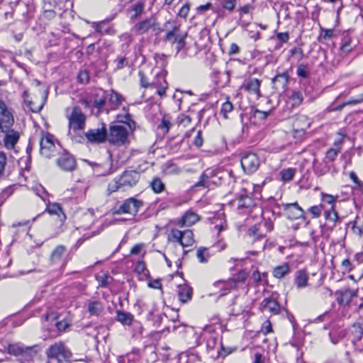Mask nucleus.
I'll return each instance as SVG.
<instances>
[{
    "label": "nucleus",
    "mask_w": 363,
    "mask_h": 363,
    "mask_svg": "<svg viewBox=\"0 0 363 363\" xmlns=\"http://www.w3.org/2000/svg\"><path fill=\"white\" fill-rule=\"evenodd\" d=\"M130 130L125 125H113L110 126L108 133L106 132L107 140L109 143L122 146L128 143Z\"/></svg>",
    "instance_id": "2"
},
{
    "label": "nucleus",
    "mask_w": 363,
    "mask_h": 363,
    "mask_svg": "<svg viewBox=\"0 0 363 363\" xmlns=\"http://www.w3.org/2000/svg\"><path fill=\"white\" fill-rule=\"evenodd\" d=\"M77 79L82 84L87 83L89 80L88 72L85 70L80 71L77 76Z\"/></svg>",
    "instance_id": "56"
},
{
    "label": "nucleus",
    "mask_w": 363,
    "mask_h": 363,
    "mask_svg": "<svg viewBox=\"0 0 363 363\" xmlns=\"http://www.w3.org/2000/svg\"><path fill=\"white\" fill-rule=\"evenodd\" d=\"M138 74L140 77V83L141 86H143L144 88H147L149 86L151 87V84L148 83V82L145 76V74L143 72H139Z\"/></svg>",
    "instance_id": "60"
},
{
    "label": "nucleus",
    "mask_w": 363,
    "mask_h": 363,
    "mask_svg": "<svg viewBox=\"0 0 363 363\" xmlns=\"http://www.w3.org/2000/svg\"><path fill=\"white\" fill-rule=\"evenodd\" d=\"M123 100V97L114 91H111L109 94V103L111 104L112 109L117 108Z\"/></svg>",
    "instance_id": "37"
},
{
    "label": "nucleus",
    "mask_w": 363,
    "mask_h": 363,
    "mask_svg": "<svg viewBox=\"0 0 363 363\" xmlns=\"http://www.w3.org/2000/svg\"><path fill=\"white\" fill-rule=\"evenodd\" d=\"M248 236L252 239V242L264 239V235L259 232L257 226H253L249 228L247 231Z\"/></svg>",
    "instance_id": "43"
},
{
    "label": "nucleus",
    "mask_w": 363,
    "mask_h": 363,
    "mask_svg": "<svg viewBox=\"0 0 363 363\" xmlns=\"http://www.w3.org/2000/svg\"><path fill=\"white\" fill-rule=\"evenodd\" d=\"M85 135L91 143H99L107 139L105 128L89 130L86 133Z\"/></svg>",
    "instance_id": "20"
},
{
    "label": "nucleus",
    "mask_w": 363,
    "mask_h": 363,
    "mask_svg": "<svg viewBox=\"0 0 363 363\" xmlns=\"http://www.w3.org/2000/svg\"><path fill=\"white\" fill-rule=\"evenodd\" d=\"M321 196L322 200L328 204H333L336 201L335 198L332 195L323 193Z\"/></svg>",
    "instance_id": "61"
},
{
    "label": "nucleus",
    "mask_w": 363,
    "mask_h": 363,
    "mask_svg": "<svg viewBox=\"0 0 363 363\" xmlns=\"http://www.w3.org/2000/svg\"><path fill=\"white\" fill-rule=\"evenodd\" d=\"M117 121L119 123H123V125H125L130 130H133L135 128V122L131 120L130 116L128 113L124 115H118Z\"/></svg>",
    "instance_id": "39"
},
{
    "label": "nucleus",
    "mask_w": 363,
    "mask_h": 363,
    "mask_svg": "<svg viewBox=\"0 0 363 363\" xmlns=\"http://www.w3.org/2000/svg\"><path fill=\"white\" fill-rule=\"evenodd\" d=\"M290 99L294 106H299L303 101V95L301 92L294 91L290 96Z\"/></svg>",
    "instance_id": "47"
},
{
    "label": "nucleus",
    "mask_w": 363,
    "mask_h": 363,
    "mask_svg": "<svg viewBox=\"0 0 363 363\" xmlns=\"http://www.w3.org/2000/svg\"><path fill=\"white\" fill-rule=\"evenodd\" d=\"M272 332V326L271 322L267 320L264 321L261 328V333L264 335Z\"/></svg>",
    "instance_id": "54"
},
{
    "label": "nucleus",
    "mask_w": 363,
    "mask_h": 363,
    "mask_svg": "<svg viewBox=\"0 0 363 363\" xmlns=\"http://www.w3.org/2000/svg\"><path fill=\"white\" fill-rule=\"evenodd\" d=\"M190 11V4L186 3L182 7L179 9L177 16L182 18H186Z\"/></svg>",
    "instance_id": "50"
},
{
    "label": "nucleus",
    "mask_w": 363,
    "mask_h": 363,
    "mask_svg": "<svg viewBox=\"0 0 363 363\" xmlns=\"http://www.w3.org/2000/svg\"><path fill=\"white\" fill-rule=\"evenodd\" d=\"M65 248L62 246H57L52 252L51 261L53 263H59L62 261L63 255L65 253Z\"/></svg>",
    "instance_id": "36"
},
{
    "label": "nucleus",
    "mask_w": 363,
    "mask_h": 363,
    "mask_svg": "<svg viewBox=\"0 0 363 363\" xmlns=\"http://www.w3.org/2000/svg\"><path fill=\"white\" fill-rule=\"evenodd\" d=\"M159 28V24L155 17L143 19L134 26L133 30L138 35H143L150 30H156Z\"/></svg>",
    "instance_id": "11"
},
{
    "label": "nucleus",
    "mask_w": 363,
    "mask_h": 363,
    "mask_svg": "<svg viewBox=\"0 0 363 363\" xmlns=\"http://www.w3.org/2000/svg\"><path fill=\"white\" fill-rule=\"evenodd\" d=\"M232 311L235 315H239L244 313H247L250 311V307H249V306H245V307L241 308V307H238L237 306V304H235L232 309Z\"/></svg>",
    "instance_id": "51"
},
{
    "label": "nucleus",
    "mask_w": 363,
    "mask_h": 363,
    "mask_svg": "<svg viewBox=\"0 0 363 363\" xmlns=\"http://www.w3.org/2000/svg\"><path fill=\"white\" fill-rule=\"evenodd\" d=\"M172 126L171 120L169 116H164L160 123L158 125V129L162 134H167Z\"/></svg>",
    "instance_id": "40"
},
{
    "label": "nucleus",
    "mask_w": 363,
    "mask_h": 363,
    "mask_svg": "<svg viewBox=\"0 0 363 363\" xmlns=\"http://www.w3.org/2000/svg\"><path fill=\"white\" fill-rule=\"evenodd\" d=\"M40 154L45 157H50L52 156V152L55 151V145L53 142V137L50 134H47L42 137L40 140Z\"/></svg>",
    "instance_id": "15"
},
{
    "label": "nucleus",
    "mask_w": 363,
    "mask_h": 363,
    "mask_svg": "<svg viewBox=\"0 0 363 363\" xmlns=\"http://www.w3.org/2000/svg\"><path fill=\"white\" fill-rule=\"evenodd\" d=\"M339 152L338 149L331 148L326 152L325 160L324 161L333 162L337 156Z\"/></svg>",
    "instance_id": "48"
},
{
    "label": "nucleus",
    "mask_w": 363,
    "mask_h": 363,
    "mask_svg": "<svg viewBox=\"0 0 363 363\" xmlns=\"http://www.w3.org/2000/svg\"><path fill=\"white\" fill-rule=\"evenodd\" d=\"M247 277V273L245 270H241L236 274L235 279H233L236 282V288L239 283H243Z\"/></svg>",
    "instance_id": "52"
},
{
    "label": "nucleus",
    "mask_w": 363,
    "mask_h": 363,
    "mask_svg": "<svg viewBox=\"0 0 363 363\" xmlns=\"http://www.w3.org/2000/svg\"><path fill=\"white\" fill-rule=\"evenodd\" d=\"M296 170L294 168L284 169L280 172L281 179L284 182H288L293 179Z\"/></svg>",
    "instance_id": "41"
},
{
    "label": "nucleus",
    "mask_w": 363,
    "mask_h": 363,
    "mask_svg": "<svg viewBox=\"0 0 363 363\" xmlns=\"http://www.w3.org/2000/svg\"><path fill=\"white\" fill-rule=\"evenodd\" d=\"M191 121V118L185 114H180L177 118L178 124L183 125L184 127L189 125Z\"/></svg>",
    "instance_id": "49"
},
{
    "label": "nucleus",
    "mask_w": 363,
    "mask_h": 363,
    "mask_svg": "<svg viewBox=\"0 0 363 363\" xmlns=\"http://www.w3.org/2000/svg\"><path fill=\"white\" fill-rule=\"evenodd\" d=\"M145 5V2L141 0L133 4L127 9L128 13L130 14V19L133 21L139 18L144 13Z\"/></svg>",
    "instance_id": "24"
},
{
    "label": "nucleus",
    "mask_w": 363,
    "mask_h": 363,
    "mask_svg": "<svg viewBox=\"0 0 363 363\" xmlns=\"http://www.w3.org/2000/svg\"><path fill=\"white\" fill-rule=\"evenodd\" d=\"M235 0H223L222 1V6L228 11H233L235 6Z\"/></svg>",
    "instance_id": "57"
},
{
    "label": "nucleus",
    "mask_w": 363,
    "mask_h": 363,
    "mask_svg": "<svg viewBox=\"0 0 363 363\" xmlns=\"http://www.w3.org/2000/svg\"><path fill=\"white\" fill-rule=\"evenodd\" d=\"M165 71H162L157 74L156 79L151 83V87L157 89V94L160 96L165 95L168 84L166 81Z\"/></svg>",
    "instance_id": "18"
},
{
    "label": "nucleus",
    "mask_w": 363,
    "mask_h": 363,
    "mask_svg": "<svg viewBox=\"0 0 363 363\" xmlns=\"http://www.w3.org/2000/svg\"><path fill=\"white\" fill-rule=\"evenodd\" d=\"M240 163L243 171L246 174H251L258 169L260 161L256 154L247 152L242 155Z\"/></svg>",
    "instance_id": "9"
},
{
    "label": "nucleus",
    "mask_w": 363,
    "mask_h": 363,
    "mask_svg": "<svg viewBox=\"0 0 363 363\" xmlns=\"http://www.w3.org/2000/svg\"><path fill=\"white\" fill-rule=\"evenodd\" d=\"M172 242H178L183 247L191 246L194 243V234L191 230H179L172 228L167 238Z\"/></svg>",
    "instance_id": "5"
},
{
    "label": "nucleus",
    "mask_w": 363,
    "mask_h": 363,
    "mask_svg": "<svg viewBox=\"0 0 363 363\" xmlns=\"http://www.w3.org/2000/svg\"><path fill=\"white\" fill-rule=\"evenodd\" d=\"M330 170V165L327 161H323L322 162H314V171L318 176L325 174Z\"/></svg>",
    "instance_id": "35"
},
{
    "label": "nucleus",
    "mask_w": 363,
    "mask_h": 363,
    "mask_svg": "<svg viewBox=\"0 0 363 363\" xmlns=\"http://www.w3.org/2000/svg\"><path fill=\"white\" fill-rule=\"evenodd\" d=\"M8 352L15 356H21L27 360L31 359L36 354L33 347H23L18 343L9 345Z\"/></svg>",
    "instance_id": "10"
},
{
    "label": "nucleus",
    "mask_w": 363,
    "mask_h": 363,
    "mask_svg": "<svg viewBox=\"0 0 363 363\" xmlns=\"http://www.w3.org/2000/svg\"><path fill=\"white\" fill-rule=\"evenodd\" d=\"M199 216L191 211H188L186 213L177 221V224L181 226H191L199 221Z\"/></svg>",
    "instance_id": "25"
},
{
    "label": "nucleus",
    "mask_w": 363,
    "mask_h": 363,
    "mask_svg": "<svg viewBox=\"0 0 363 363\" xmlns=\"http://www.w3.org/2000/svg\"><path fill=\"white\" fill-rule=\"evenodd\" d=\"M349 177L358 188L363 189V182L359 179L354 172H350Z\"/></svg>",
    "instance_id": "55"
},
{
    "label": "nucleus",
    "mask_w": 363,
    "mask_h": 363,
    "mask_svg": "<svg viewBox=\"0 0 363 363\" xmlns=\"http://www.w3.org/2000/svg\"><path fill=\"white\" fill-rule=\"evenodd\" d=\"M341 267L344 272H350L352 269V264L348 259H345L342 261Z\"/></svg>",
    "instance_id": "59"
},
{
    "label": "nucleus",
    "mask_w": 363,
    "mask_h": 363,
    "mask_svg": "<svg viewBox=\"0 0 363 363\" xmlns=\"http://www.w3.org/2000/svg\"><path fill=\"white\" fill-rule=\"evenodd\" d=\"M47 211L50 214L57 216L61 223H62L66 218L60 206L57 203L49 204L47 207Z\"/></svg>",
    "instance_id": "33"
},
{
    "label": "nucleus",
    "mask_w": 363,
    "mask_h": 363,
    "mask_svg": "<svg viewBox=\"0 0 363 363\" xmlns=\"http://www.w3.org/2000/svg\"><path fill=\"white\" fill-rule=\"evenodd\" d=\"M340 51L342 54L346 55L352 50V46L350 44V40L348 38H345L340 45Z\"/></svg>",
    "instance_id": "45"
},
{
    "label": "nucleus",
    "mask_w": 363,
    "mask_h": 363,
    "mask_svg": "<svg viewBox=\"0 0 363 363\" xmlns=\"http://www.w3.org/2000/svg\"><path fill=\"white\" fill-rule=\"evenodd\" d=\"M321 211V206H313L309 208V212L311 213L313 218H318L320 216Z\"/></svg>",
    "instance_id": "58"
},
{
    "label": "nucleus",
    "mask_w": 363,
    "mask_h": 363,
    "mask_svg": "<svg viewBox=\"0 0 363 363\" xmlns=\"http://www.w3.org/2000/svg\"><path fill=\"white\" fill-rule=\"evenodd\" d=\"M116 319L124 325H130L133 320V315L130 313L118 311Z\"/></svg>",
    "instance_id": "34"
},
{
    "label": "nucleus",
    "mask_w": 363,
    "mask_h": 363,
    "mask_svg": "<svg viewBox=\"0 0 363 363\" xmlns=\"http://www.w3.org/2000/svg\"><path fill=\"white\" fill-rule=\"evenodd\" d=\"M262 81L257 78L245 79L241 86V89L246 91L249 95L254 96L256 99L261 96L260 86Z\"/></svg>",
    "instance_id": "13"
},
{
    "label": "nucleus",
    "mask_w": 363,
    "mask_h": 363,
    "mask_svg": "<svg viewBox=\"0 0 363 363\" xmlns=\"http://www.w3.org/2000/svg\"><path fill=\"white\" fill-rule=\"evenodd\" d=\"M23 97L30 111L35 113L39 112L43 108L46 101V94L44 89L40 91L39 97L35 96L33 99H29L27 91H24Z\"/></svg>",
    "instance_id": "12"
},
{
    "label": "nucleus",
    "mask_w": 363,
    "mask_h": 363,
    "mask_svg": "<svg viewBox=\"0 0 363 363\" xmlns=\"http://www.w3.org/2000/svg\"><path fill=\"white\" fill-rule=\"evenodd\" d=\"M255 206V200L247 194H241L238 199V208L245 212Z\"/></svg>",
    "instance_id": "27"
},
{
    "label": "nucleus",
    "mask_w": 363,
    "mask_h": 363,
    "mask_svg": "<svg viewBox=\"0 0 363 363\" xmlns=\"http://www.w3.org/2000/svg\"><path fill=\"white\" fill-rule=\"evenodd\" d=\"M284 209L286 211L287 217L291 220L298 219L303 216V210L297 203H287Z\"/></svg>",
    "instance_id": "22"
},
{
    "label": "nucleus",
    "mask_w": 363,
    "mask_h": 363,
    "mask_svg": "<svg viewBox=\"0 0 363 363\" xmlns=\"http://www.w3.org/2000/svg\"><path fill=\"white\" fill-rule=\"evenodd\" d=\"M87 310L90 315L100 316L104 310V306L99 301H89L87 303Z\"/></svg>",
    "instance_id": "29"
},
{
    "label": "nucleus",
    "mask_w": 363,
    "mask_h": 363,
    "mask_svg": "<svg viewBox=\"0 0 363 363\" xmlns=\"http://www.w3.org/2000/svg\"><path fill=\"white\" fill-rule=\"evenodd\" d=\"M277 38L281 43H286L289 39V34L287 32L278 33L277 34Z\"/></svg>",
    "instance_id": "64"
},
{
    "label": "nucleus",
    "mask_w": 363,
    "mask_h": 363,
    "mask_svg": "<svg viewBox=\"0 0 363 363\" xmlns=\"http://www.w3.org/2000/svg\"><path fill=\"white\" fill-rule=\"evenodd\" d=\"M58 165L65 171H72L76 166L74 158L66 152L58 160Z\"/></svg>",
    "instance_id": "23"
},
{
    "label": "nucleus",
    "mask_w": 363,
    "mask_h": 363,
    "mask_svg": "<svg viewBox=\"0 0 363 363\" xmlns=\"http://www.w3.org/2000/svg\"><path fill=\"white\" fill-rule=\"evenodd\" d=\"M14 118L6 104L0 100V133H6L13 126Z\"/></svg>",
    "instance_id": "8"
},
{
    "label": "nucleus",
    "mask_w": 363,
    "mask_h": 363,
    "mask_svg": "<svg viewBox=\"0 0 363 363\" xmlns=\"http://www.w3.org/2000/svg\"><path fill=\"white\" fill-rule=\"evenodd\" d=\"M213 286L215 289L218 290L215 294L222 296L229 293L231 290L236 289V282L233 279L218 281L215 282Z\"/></svg>",
    "instance_id": "19"
},
{
    "label": "nucleus",
    "mask_w": 363,
    "mask_h": 363,
    "mask_svg": "<svg viewBox=\"0 0 363 363\" xmlns=\"http://www.w3.org/2000/svg\"><path fill=\"white\" fill-rule=\"evenodd\" d=\"M333 35V30L331 29H321V38L328 40L330 39Z\"/></svg>",
    "instance_id": "62"
},
{
    "label": "nucleus",
    "mask_w": 363,
    "mask_h": 363,
    "mask_svg": "<svg viewBox=\"0 0 363 363\" xmlns=\"http://www.w3.org/2000/svg\"><path fill=\"white\" fill-rule=\"evenodd\" d=\"M143 204L142 201L134 198H129L125 200L118 208H114L113 213L116 215L128 213L131 216H135Z\"/></svg>",
    "instance_id": "6"
},
{
    "label": "nucleus",
    "mask_w": 363,
    "mask_h": 363,
    "mask_svg": "<svg viewBox=\"0 0 363 363\" xmlns=\"http://www.w3.org/2000/svg\"><path fill=\"white\" fill-rule=\"evenodd\" d=\"M211 257V254L207 247H199L196 251V257L201 263L208 262Z\"/></svg>",
    "instance_id": "38"
},
{
    "label": "nucleus",
    "mask_w": 363,
    "mask_h": 363,
    "mask_svg": "<svg viewBox=\"0 0 363 363\" xmlns=\"http://www.w3.org/2000/svg\"><path fill=\"white\" fill-rule=\"evenodd\" d=\"M165 172L167 174H178L180 172L179 168L172 162L166 164Z\"/></svg>",
    "instance_id": "53"
},
{
    "label": "nucleus",
    "mask_w": 363,
    "mask_h": 363,
    "mask_svg": "<svg viewBox=\"0 0 363 363\" xmlns=\"http://www.w3.org/2000/svg\"><path fill=\"white\" fill-rule=\"evenodd\" d=\"M216 172L213 169H206L200 176L199 181L195 184V186H203L210 188L216 184L213 179L216 177Z\"/></svg>",
    "instance_id": "17"
},
{
    "label": "nucleus",
    "mask_w": 363,
    "mask_h": 363,
    "mask_svg": "<svg viewBox=\"0 0 363 363\" xmlns=\"http://www.w3.org/2000/svg\"><path fill=\"white\" fill-rule=\"evenodd\" d=\"M330 337L331 342L333 344H337L339 342V340L343 337V334L342 332L339 333L338 335H336L334 332H330Z\"/></svg>",
    "instance_id": "63"
},
{
    "label": "nucleus",
    "mask_w": 363,
    "mask_h": 363,
    "mask_svg": "<svg viewBox=\"0 0 363 363\" xmlns=\"http://www.w3.org/2000/svg\"><path fill=\"white\" fill-rule=\"evenodd\" d=\"M291 272L290 266L288 263H284L281 265L277 266L272 271V274L276 279H282L288 275Z\"/></svg>",
    "instance_id": "32"
},
{
    "label": "nucleus",
    "mask_w": 363,
    "mask_h": 363,
    "mask_svg": "<svg viewBox=\"0 0 363 363\" xmlns=\"http://www.w3.org/2000/svg\"><path fill=\"white\" fill-rule=\"evenodd\" d=\"M308 275L306 270H298L295 274L294 284L298 289L306 288L308 285Z\"/></svg>",
    "instance_id": "26"
},
{
    "label": "nucleus",
    "mask_w": 363,
    "mask_h": 363,
    "mask_svg": "<svg viewBox=\"0 0 363 363\" xmlns=\"http://www.w3.org/2000/svg\"><path fill=\"white\" fill-rule=\"evenodd\" d=\"M260 307L262 311H268L272 314H278L280 311L279 304L272 296L264 298Z\"/></svg>",
    "instance_id": "21"
},
{
    "label": "nucleus",
    "mask_w": 363,
    "mask_h": 363,
    "mask_svg": "<svg viewBox=\"0 0 363 363\" xmlns=\"http://www.w3.org/2000/svg\"><path fill=\"white\" fill-rule=\"evenodd\" d=\"M233 106L231 102L227 101L224 102L222 105L220 109V113L225 118H228V113H230L233 111Z\"/></svg>",
    "instance_id": "46"
},
{
    "label": "nucleus",
    "mask_w": 363,
    "mask_h": 363,
    "mask_svg": "<svg viewBox=\"0 0 363 363\" xmlns=\"http://www.w3.org/2000/svg\"><path fill=\"white\" fill-rule=\"evenodd\" d=\"M311 121L305 115L298 116L293 123L294 137H302L309 128Z\"/></svg>",
    "instance_id": "14"
},
{
    "label": "nucleus",
    "mask_w": 363,
    "mask_h": 363,
    "mask_svg": "<svg viewBox=\"0 0 363 363\" xmlns=\"http://www.w3.org/2000/svg\"><path fill=\"white\" fill-rule=\"evenodd\" d=\"M68 120L69 135H72V132L76 133L78 130H82L85 128L86 116L82 113V110L74 106L72 108L70 113H67Z\"/></svg>",
    "instance_id": "4"
},
{
    "label": "nucleus",
    "mask_w": 363,
    "mask_h": 363,
    "mask_svg": "<svg viewBox=\"0 0 363 363\" xmlns=\"http://www.w3.org/2000/svg\"><path fill=\"white\" fill-rule=\"evenodd\" d=\"M172 29L166 34V40L171 43L177 44V49L178 51L181 50L185 46V40L187 36L186 33H181L180 26L176 23L172 22Z\"/></svg>",
    "instance_id": "7"
},
{
    "label": "nucleus",
    "mask_w": 363,
    "mask_h": 363,
    "mask_svg": "<svg viewBox=\"0 0 363 363\" xmlns=\"http://www.w3.org/2000/svg\"><path fill=\"white\" fill-rule=\"evenodd\" d=\"M325 218L327 220L330 221L334 224L339 219L337 213L333 207L330 211H327L325 212Z\"/></svg>",
    "instance_id": "44"
},
{
    "label": "nucleus",
    "mask_w": 363,
    "mask_h": 363,
    "mask_svg": "<svg viewBox=\"0 0 363 363\" xmlns=\"http://www.w3.org/2000/svg\"><path fill=\"white\" fill-rule=\"evenodd\" d=\"M211 224L214 225L215 229H216L218 233L228 228L225 214L223 213H218L215 215L212 218Z\"/></svg>",
    "instance_id": "31"
},
{
    "label": "nucleus",
    "mask_w": 363,
    "mask_h": 363,
    "mask_svg": "<svg viewBox=\"0 0 363 363\" xmlns=\"http://www.w3.org/2000/svg\"><path fill=\"white\" fill-rule=\"evenodd\" d=\"M140 179V174L135 171H125L119 177L115 178L108 186L110 193L117 191L120 189H124L135 186Z\"/></svg>",
    "instance_id": "1"
},
{
    "label": "nucleus",
    "mask_w": 363,
    "mask_h": 363,
    "mask_svg": "<svg viewBox=\"0 0 363 363\" xmlns=\"http://www.w3.org/2000/svg\"><path fill=\"white\" fill-rule=\"evenodd\" d=\"M6 134L4 139V143L6 148L11 150L14 148L16 144L19 140L20 135L18 132L13 130L6 132Z\"/></svg>",
    "instance_id": "28"
},
{
    "label": "nucleus",
    "mask_w": 363,
    "mask_h": 363,
    "mask_svg": "<svg viewBox=\"0 0 363 363\" xmlns=\"http://www.w3.org/2000/svg\"><path fill=\"white\" fill-rule=\"evenodd\" d=\"M45 354L49 359H55L58 363L69 361L72 357V352L62 342L50 345Z\"/></svg>",
    "instance_id": "3"
},
{
    "label": "nucleus",
    "mask_w": 363,
    "mask_h": 363,
    "mask_svg": "<svg viewBox=\"0 0 363 363\" xmlns=\"http://www.w3.org/2000/svg\"><path fill=\"white\" fill-rule=\"evenodd\" d=\"M150 186L152 191L156 194L162 192L165 188L164 184L158 177H155L152 179V182L150 183Z\"/></svg>",
    "instance_id": "42"
},
{
    "label": "nucleus",
    "mask_w": 363,
    "mask_h": 363,
    "mask_svg": "<svg viewBox=\"0 0 363 363\" xmlns=\"http://www.w3.org/2000/svg\"><path fill=\"white\" fill-rule=\"evenodd\" d=\"M337 303L342 306H347L352 299L357 296V289H345L335 293Z\"/></svg>",
    "instance_id": "16"
},
{
    "label": "nucleus",
    "mask_w": 363,
    "mask_h": 363,
    "mask_svg": "<svg viewBox=\"0 0 363 363\" xmlns=\"http://www.w3.org/2000/svg\"><path fill=\"white\" fill-rule=\"evenodd\" d=\"M179 300L183 303H187L192 298V289L186 284L179 285L178 286Z\"/></svg>",
    "instance_id": "30"
}]
</instances>
